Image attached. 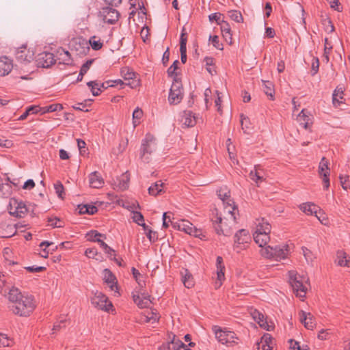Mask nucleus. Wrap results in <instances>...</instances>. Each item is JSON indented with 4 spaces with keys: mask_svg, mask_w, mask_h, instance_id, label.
<instances>
[{
    "mask_svg": "<svg viewBox=\"0 0 350 350\" xmlns=\"http://www.w3.org/2000/svg\"><path fill=\"white\" fill-rule=\"evenodd\" d=\"M181 122L187 127H192L196 124V117L191 111H185Z\"/></svg>",
    "mask_w": 350,
    "mask_h": 350,
    "instance_id": "26",
    "label": "nucleus"
},
{
    "mask_svg": "<svg viewBox=\"0 0 350 350\" xmlns=\"http://www.w3.org/2000/svg\"><path fill=\"white\" fill-rule=\"evenodd\" d=\"M225 265L221 256H217L216 259V273L217 280L215 282L214 286L216 289L220 288L223 282L225 280Z\"/></svg>",
    "mask_w": 350,
    "mask_h": 350,
    "instance_id": "14",
    "label": "nucleus"
},
{
    "mask_svg": "<svg viewBox=\"0 0 350 350\" xmlns=\"http://www.w3.org/2000/svg\"><path fill=\"white\" fill-rule=\"evenodd\" d=\"M210 40L212 44L217 49L222 50V44L219 43V38L217 36H210Z\"/></svg>",
    "mask_w": 350,
    "mask_h": 350,
    "instance_id": "57",
    "label": "nucleus"
},
{
    "mask_svg": "<svg viewBox=\"0 0 350 350\" xmlns=\"http://www.w3.org/2000/svg\"><path fill=\"white\" fill-rule=\"evenodd\" d=\"M179 64V62L178 60H175L172 65L170 66V68H168L167 69V75L169 77H174V79L176 78V79H178L177 78V75L176 73V70L178 68V64Z\"/></svg>",
    "mask_w": 350,
    "mask_h": 350,
    "instance_id": "47",
    "label": "nucleus"
},
{
    "mask_svg": "<svg viewBox=\"0 0 350 350\" xmlns=\"http://www.w3.org/2000/svg\"><path fill=\"white\" fill-rule=\"evenodd\" d=\"M254 241L258 245L261 249L267 247V243L270 240L269 234L268 233H254L253 234Z\"/></svg>",
    "mask_w": 350,
    "mask_h": 350,
    "instance_id": "24",
    "label": "nucleus"
},
{
    "mask_svg": "<svg viewBox=\"0 0 350 350\" xmlns=\"http://www.w3.org/2000/svg\"><path fill=\"white\" fill-rule=\"evenodd\" d=\"M170 343L172 345L173 350H185L187 347L181 340L176 339L175 336H173Z\"/></svg>",
    "mask_w": 350,
    "mask_h": 350,
    "instance_id": "43",
    "label": "nucleus"
},
{
    "mask_svg": "<svg viewBox=\"0 0 350 350\" xmlns=\"http://www.w3.org/2000/svg\"><path fill=\"white\" fill-rule=\"evenodd\" d=\"M54 189L58 197L61 199L64 198V186L60 182H57L54 185Z\"/></svg>",
    "mask_w": 350,
    "mask_h": 350,
    "instance_id": "49",
    "label": "nucleus"
},
{
    "mask_svg": "<svg viewBox=\"0 0 350 350\" xmlns=\"http://www.w3.org/2000/svg\"><path fill=\"white\" fill-rule=\"evenodd\" d=\"M63 109V106L62 104L56 103V104H51L48 106L40 107V112L42 114L49 113V112H53L57 111H61Z\"/></svg>",
    "mask_w": 350,
    "mask_h": 350,
    "instance_id": "35",
    "label": "nucleus"
},
{
    "mask_svg": "<svg viewBox=\"0 0 350 350\" xmlns=\"http://www.w3.org/2000/svg\"><path fill=\"white\" fill-rule=\"evenodd\" d=\"M299 316L301 323L304 324L306 329L312 330L314 328L316 325L315 319L310 312L301 310L299 312Z\"/></svg>",
    "mask_w": 350,
    "mask_h": 350,
    "instance_id": "16",
    "label": "nucleus"
},
{
    "mask_svg": "<svg viewBox=\"0 0 350 350\" xmlns=\"http://www.w3.org/2000/svg\"><path fill=\"white\" fill-rule=\"evenodd\" d=\"M262 88H263V90H264V92L265 93V94L267 95L268 96H270V98L271 100H273L275 90H274L273 84L272 83V82H271L269 81L262 80Z\"/></svg>",
    "mask_w": 350,
    "mask_h": 350,
    "instance_id": "33",
    "label": "nucleus"
},
{
    "mask_svg": "<svg viewBox=\"0 0 350 350\" xmlns=\"http://www.w3.org/2000/svg\"><path fill=\"white\" fill-rule=\"evenodd\" d=\"M85 254L89 258H96L98 254L97 250L96 248H88L85 252Z\"/></svg>",
    "mask_w": 350,
    "mask_h": 350,
    "instance_id": "58",
    "label": "nucleus"
},
{
    "mask_svg": "<svg viewBox=\"0 0 350 350\" xmlns=\"http://www.w3.org/2000/svg\"><path fill=\"white\" fill-rule=\"evenodd\" d=\"M204 62L206 64V70L211 75H213L216 73V71L214 68V59L211 57H206L204 59Z\"/></svg>",
    "mask_w": 350,
    "mask_h": 350,
    "instance_id": "39",
    "label": "nucleus"
},
{
    "mask_svg": "<svg viewBox=\"0 0 350 350\" xmlns=\"http://www.w3.org/2000/svg\"><path fill=\"white\" fill-rule=\"evenodd\" d=\"M183 95L181 81L175 78L170 90L168 101L171 105H177L182 100Z\"/></svg>",
    "mask_w": 350,
    "mask_h": 350,
    "instance_id": "7",
    "label": "nucleus"
},
{
    "mask_svg": "<svg viewBox=\"0 0 350 350\" xmlns=\"http://www.w3.org/2000/svg\"><path fill=\"white\" fill-rule=\"evenodd\" d=\"M319 68V59L317 57H313L312 61V64H311V68H312L311 72H312V76L315 75L318 72Z\"/></svg>",
    "mask_w": 350,
    "mask_h": 350,
    "instance_id": "50",
    "label": "nucleus"
},
{
    "mask_svg": "<svg viewBox=\"0 0 350 350\" xmlns=\"http://www.w3.org/2000/svg\"><path fill=\"white\" fill-rule=\"evenodd\" d=\"M256 230L254 233H268L270 234L271 226L269 222H267L264 218L256 219Z\"/></svg>",
    "mask_w": 350,
    "mask_h": 350,
    "instance_id": "21",
    "label": "nucleus"
},
{
    "mask_svg": "<svg viewBox=\"0 0 350 350\" xmlns=\"http://www.w3.org/2000/svg\"><path fill=\"white\" fill-rule=\"evenodd\" d=\"M89 183L91 187L98 189L103 186L104 180L98 172H94L89 176Z\"/></svg>",
    "mask_w": 350,
    "mask_h": 350,
    "instance_id": "23",
    "label": "nucleus"
},
{
    "mask_svg": "<svg viewBox=\"0 0 350 350\" xmlns=\"http://www.w3.org/2000/svg\"><path fill=\"white\" fill-rule=\"evenodd\" d=\"M47 221L49 226L53 228H62L64 226L63 222L57 217H49Z\"/></svg>",
    "mask_w": 350,
    "mask_h": 350,
    "instance_id": "46",
    "label": "nucleus"
},
{
    "mask_svg": "<svg viewBox=\"0 0 350 350\" xmlns=\"http://www.w3.org/2000/svg\"><path fill=\"white\" fill-rule=\"evenodd\" d=\"M332 49V46L331 44L328 42V39L325 38V47H324V54L323 57L325 59L326 62H329V55Z\"/></svg>",
    "mask_w": 350,
    "mask_h": 350,
    "instance_id": "48",
    "label": "nucleus"
},
{
    "mask_svg": "<svg viewBox=\"0 0 350 350\" xmlns=\"http://www.w3.org/2000/svg\"><path fill=\"white\" fill-rule=\"evenodd\" d=\"M349 178L348 176H340V180L342 187L343 189L346 191L350 187V185L349 184Z\"/></svg>",
    "mask_w": 350,
    "mask_h": 350,
    "instance_id": "56",
    "label": "nucleus"
},
{
    "mask_svg": "<svg viewBox=\"0 0 350 350\" xmlns=\"http://www.w3.org/2000/svg\"><path fill=\"white\" fill-rule=\"evenodd\" d=\"M221 25V31L222 33V35L224 38L226 39V41H230V43L232 42V33H231V29L230 25L224 21H222V23L220 24Z\"/></svg>",
    "mask_w": 350,
    "mask_h": 350,
    "instance_id": "34",
    "label": "nucleus"
},
{
    "mask_svg": "<svg viewBox=\"0 0 350 350\" xmlns=\"http://www.w3.org/2000/svg\"><path fill=\"white\" fill-rule=\"evenodd\" d=\"M96 36H91L89 40L90 45L91 46L92 49L95 51L100 50L103 47V42L100 39L96 40Z\"/></svg>",
    "mask_w": 350,
    "mask_h": 350,
    "instance_id": "42",
    "label": "nucleus"
},
{
    "mask_svg": "<svg viewBox=\"0 0 350 350\" xmlns=\"http://www.w3.org/2000/svg\"><path fill=\"white\" fill-rule=\"evenodd\" d=\"M91 303L95 308L105 311H109L113 306L107 297L98 291H96L91 298Z\"/></svg>",
    "mask_w": 350,
    "mask_h": 350,
    "instance_id": "9",
    "label": "nucleus"
},
{
    "mask_svg": "<svg viewBox=\"0 0 350 350\" xmlns=\"http://www.w3.org/2000/svg\"><path fill=\"white\" fill-rule=\"evenodd\" d=\"M350 261V257L347 254L342 251L339 250L336 253V258L335 262L340 267H349V262Z\"/></svg>",
    "mask_w": 350,
    "mask_h": 350,
    "instance_id": "25",
    "label": "nucleus"
},
{
    "mask_svg": "<svg viewBox=\"0 0 350 350\" xmlns=\"http://www.w3.org/2000/svg\"><path fill=\"white\" fill-rule=\"evenodd\" d=\"M213 331L215 333L216 338L221 344L230 345L236 343L237 337L234 332L229 331L226 329H222L217 325L213 327Z\"/></svg>",
    "mask_w": 350,
    "mask_h": 350,
    "instance_id": "6",
    "label": "nucleus"
},
{
    "mask_svg": "<svg viewBox=\"0 0 350 350\" xmlns=\"http://www.w3.org/2000/svg\"><path fill=\"white\" fill-rule=\"evenodd\" d=\"M100 17L105 23L113 25L119 20V12L111 7H105L99 12Z\"/></svg>",
    "mask_w": 350,
    "mask_h": 350,
    "instance_id": "10",
    "label": "nucleus"
},
{
    "mask_svg": "<svg viewBox=\"0 0 350 350\" xmlns=\"http://www.w3.org/2000/svg\"><path fill=\"white\" fill-rule=\"evenodd\" d=\"M13 68L12 60L5 56L0 57V77L8 75Z\"/></svg>",
    "mask_w": 350,
    "mask_h": 350,
    "instance_id": "20",
    "label": "nucleus"
},
{
    "mask_svg": "<svg viewBox=\"0 0 350 350\" xmlns=\"http://www.w3.org/2000/svg\"><path fill=\"white\" fill-rule=\"evenodd\" d=\"M143 116V111L139 107H137L133 113V124L134 127L139 124V120Z\"/></svg>",
    "mask_w": 350,
    "mask_h": 350,
    "instance_id": "44",
    "label": "nucleus"
},
{
    "mask_svg": "<svg viewBox=\"0 0 350 350\" xmlns=\"http://www.w3.org/2000/svg\"><path fill=\"white\" fill-rule=\"evenodd\" d=\"M181 275L182 281L184 286L188 288H191L194 285L192 275L189 272L187 269H184L183 271H181Z\"/></svg>",
    "mask_w": 350,
    "mask_h": 350,
    "instance_id": "32",
    "label": "nucleus"
},
{
    "mask_svg": "<svg viewBox=\"0 0 350 350\" xmlns=\"http://www.w3.org/2000/svg\"><path fill=\"white\" fill-rule=\"evenodd\" d=\"M217 196L222 200L224 208V213H228L230 218H225L230 223L229 228L219 229L217 228L218 232H221L224 236H230L232 232V228L237 224L236 210L234 201L230 198V192L226 188H221L217 191Z\"/></svg>",
    "mask_w": 350,
    "mask_h": 350,
    "instance_id": "2",
    "label": "nucleus"
},
{
    "mask_svg": "<svg viewBox=\"0 0 350 350\" xmlns=\"http://www.w3.org/2000/svg\"><path fill=\"white\" fill-rule=\"evenodd\" d=\"M343 92L341 89H336L334 90L333 93V103L336 104V103H340V101L338 98H342L341 95L342 94Z\"/></svg>",
    "mask_w": 350,
    "mask_h": 350,
    "instance_id": "60",
    "label": "nucleus"
},
{
    "mask_svg": "<svg viewBox=\"0 0 350 350\" xmlns=\"http://www.w3.org/2000/svg\"><path fill=\"white\" fill-rule=\"evenodd\" d=\"M9 213L16 217H24L28 212L26 204L16 198H11L8 207Z\"/></svg>",
    "mask_w": 350,
    "mask_h": 350,
    "instance_id": "8",
    "label": "nucleus"
},
{
    "mask_svg": "<svg viewBox=\"0 0 350 350\" xmlns=\"http://www.w3.org/2000/svg\"><path fill=\"white\" fill-rule=\"evenodd\" d=\"M88 240L93 242H97L101 237L105 239L106 235L100 234L96 230H92L86 234Z\"/></svg>",
    "mask_w": 350,
    "mask_h": 350,
    "instance_id": "41",
    "label": "nucleus"
},
{
    "mask_svg": "<svg viewBox=\"0 0 350 350\" xmlns=\"http://www.w3.org/2000/svg\"><path fill=\"white\" fill-rule=\"evenodd\" d=\"M12 343V340L10 339L5 334H3L1 336V340H0V347H5L11 346Z\"/></svg>",
    "mask_w": 350,
    "mask_h": 350,
    "instance_id": "55",
    "label": "nucleus"
},
{
    "mask_svg": "<svg viewBox=\"0 0 350 350\" xmlns=\"http://www.w3.org/2000/svg\"><path fill=\"white\" fill-rule=\"evenodd\" d=\"M103 280L107 283L110 289L113 291L118 292L117 280L114 274L108 269L103 271Z\"/></svg>",
    "mask_w": 350,
    "mask_h": 350,
    "instance_id": "18",
    "label": "nucleus"
},
{
    "mask_svg": "<svg viewBox=\"0 0 350 350\" xmlns=\"http://www.w3.org/2000/svg\"><path fill=\"white\" fill-rule=\"evenodd\" d=\"M228 16L237 23L243 22V16L241 13L237 10H230L228 12Z\"/></svg>",
    "mask_w": 350,
    "mask_h": 350,
    "instance_id": "45",
    "label": "nucleus"
},
{
    "mask_svg": "<svg viewBox=\"0 0 350 350\" xmlns=\"http://www.w3.org/2000/svg\"><path fill=\"white\" fill-rule=\"evenodd\" d=\"M10 308L12 312L20 317H29L36 308L33 297L27 293H22L17 288H12L8 293Z\"/></svg>",
    "mask_w": 350,
    "mask_h": 350,
    "instance_id": "1",
    "label": "nucleus"
},
{
    "mask_svg": "<svg viewBox=\"0 0 350 350\" xmlns=\"http://www.w3.org/2000/svg\"><path fill=\"white\" fill-rule=\"evenodd\" d=\"M87 85L90 88L93 96H96L100 95L102 90H100V88L99 87V83L94 81H92L87 83Z\"/></svg>",
    "mask_w": 350,
    "mask_h": 350,
    "instance_id": "40",
    "label": "nucleus"
},
{
    "mask_svg": "<svg viewBox=\"0 0 350 350\" xmlns=\"http://www.w3.org/2000/svg\"><path fill=\"white\" fill-rule=\"evenodd\" d=\"M144 230L146 231V236L148 237L150 241L154 242L158 239V237L157 235L156 232L152 231L151 229H149L148 227L146 228V230Z\"/></svg>",
    "mask_w": 350,
    "mask_h": 350,
    "instance_id": "51",
    "label": "nucleus"
},
{
    "mask_svg": "<svg viewBox=\"0 0 350 350\" xmlns=\"http://www.w3.org/2000/svg\"><path fill=\"white\" fill-rule=\"evenodd\" d=\"M262 345H271V343L274 345L273 339L269 334H265L261 339Z\"/></svg>",
    "mask_w": 350,
    "mask_h": 350,
    "instance_id": "62",
    "label": "nucleus"
},
{
    "mask_svg": "<svg viewBox=\"0 0 350 350\" xmlns=\"http://www.w3.org/2000/svg\"><path fill=\"white\" fill-rule=\"evenodd\" d=\"M36 61L38 66L42 68H49L55 62L53 54L49 52L39 54Z\"/></svg>",
    "mask_w": 350,
    "mask_h": 350,
    "instance_id": "17",
    "label": "nucleus"
},
{
    "mask_svg": "<svg viewBox=\"0 0 350 350\" xmlns=\"http://www.w3.org/2000/svg\"><path fill=\"white\" fill-rule=\"evenodd\" d=\"M297 120L299 124L306 129L309 127V124L311 122V118L310 116L306 114L305 109H302L300 111L297 116Z\"/></svg>",
    "mask_w": 350,
    "mask_h": 350,
    "instance_id": "29",
    "label": "nucleus"
},
{
    "mask_svg": "<svg viewBox=\"0 0 350 350\" xmlns=\"http://www.w3.org/2000/svg\"><path fill=\"white\" fill-rule=\"evenodd\" d=\"M208 17L211 21H215L218 24H221L220 22H222L221 14L220 13H213L211 15H209Z\"/></svg>",
    "mask_w": 350,
    "mask_h": 350,
    "instance_id": "64",
    "label": "nucleus"
},
{
    "mask_svg": "<svg viewBox=\"0 0 350 350\" xmlns=\"http://www.w3.org/2000/svg\"><path fill=\"white\" fill-rule=\"evenodd\" d=\"M252 314L253 319L259 324L261 327L267 330H269V325L265 321V317L262 313L258 310H254Z\"/></svg>",
    "mask_w": 350,
    "mask_h": 350,
    "instance_id": "30",
    "label": "nucleus"
},
{
    "mask_svg": "<svg viewBox=\"0 0 350 350\" xmlns=\"http://www.w3.org/2000/svg\"><path fill=\"white\" fill-rule=\"evenodd\" d=\"M94 62L93 59L88 60L85 63H84L81 67L80 71L81 74H86L88 70L90 69L91 65Z\"/></svg>",
    "mask_w": 350,
    "mask_h": 350,
    "instance_id": "59",
    "label": "nucleus"
},
{
    "mask_svg": "<svg viewBox=\"0 0 350 350\" xmlns=\"http://www.w3.org/2000/svg\"><path fill=\"white\" fill-rule=\"evenodd\" d=\"M226 215L224 216V217H221L220 215H218L217 214V215L212 219V221H213V223L215 231H216L217 234H223V235H224L221 232L219 233L217 228L221 229V228H229L230 227L229 221L227 219H225V218H230V216L228 215V213H226Z\"/></svg>",
    "mask_w": 350,
    "mask_h": 350,
    "instance_id": "19",
    "label": "nucleus"
},
{
    "mask_svg": "<svg viewBox=\"0 0 350 350\" xmlns=\"http://www.w3.org/2000/svg\"><path fill=\"white\" fill-rule=\"evenodd\" d=\"M159 319V314L156 310H150L144 312L142 317V321L146 323H154Z\"/></svg>",
    "mask_w": 350,
    "mask_h": 350,
    "instance_id": "27",
    "label": "nucleus"
},
{
    "mask_svg": "<svg viewBox=\"0 0 350 350\" xmlns=\"http://www.w3.org/2000/svg\"><path fill=\"white\" fill-rule=\"evenodd\" d=\"M249 177L256 183L262 182L263 180V171L260 166H255L253 170H251Z\"/></svg>",
    "mask_w": 350,
    "mask_h": 350,
    "instance_id": "28",
    "label": "nucleus"
},
{
    "mask_svg": "<svg viewBox=\"0 0 350 350\" xmlns=\"http://www.w3.org/2000/svg\"><path fill=\"white\" fill-rule=\"evenodd\" d=\"M249 118L246 116H244L243 114L241 116V129L243 130L245 133H247V129H249Z\"/></svg>",
    "mask_w": 350,
    "mask_h": 350,
    "instance_id": "52",
    "label": "nucleus"
},
{
    "mask_svg": "<svg viewBox=\"0 0 350 350\" xmlns=\"http://www.w3.org/2000/svg\"><path fill=\"white\" fill-rule=\"evenodd\" d=\"M178 228L179 230L184 231L190 235L195 230V226L189 221L184 219L178 224Z\"/></svg>",
    "mask_w": 350,
    "mask_h": 350,
    "instance_id": "31",
    "label": "nucleus"
},
{
    "mask_svg": "<svg viewBox=\"0 0 350 350\" xmlns=\"http://www.w3.org/2000/svg\"><path fill=\"white\" fill-rule=\"evenodd\" d=\"M157 147L156 139L153 135L150 134H146L145 138L142 140L140 157L146 162H148L149 157L154 151H155Z\"/></svg>",
    "mask_w": 350,
    "mask_h": 350,
    "instance_id": "5",
    "label": "nucleus"
},
{
    "mask_svg": "<svg viewBox=\"0 0 350 350\" xmlns=\"http://www.w3.org/2000/svg\"><path fill=\"white\" fill-rule=\"evenodd\" d=\"M289 283L293 288L296 296L300 299L306 297L309 284L308 278L306 276L301 275L295 271L288 272Z\"/></svg>",
    "mask_w": 350,
    "mask_h": 350,
    "instance_id": "3",
    "label": "nucleus"
},
{
    "mask_svg": "<svg viewBox=\"0 0 350 350\" xmlns=\"http://www.w3.org/2000/svg\"><path fill=\"white\" fill-rule=\"evenodd\" d=\"M151 304V301L149 299V296L143 295V299L140 302H138V306L139 308H148L150 306Z\"/></svg>",
    "mask_w": 350,
    "mask_h": 350,
    "instance_id": "54",
    "label": "nucleus"
},
{
    "mask_svg": "<svg viewBox=\"0 0 350 350\" xmlns=\"http://www.w3.org/2000/svg\"><path fill=\"white\" fill-rule=\"evenodd\" d=\"M77 141L80 154L84 155L87 151V149L85 148V142L80 139H78Z\"/></svg>",
    "mask_w": 350,
    "mask_h": 350,
    "instance_id": "61",
    "label": "nucleus"
},
{
    "mask_svg": "<svg viewBox=\"0 0 350 350\" xmlns=\"http://www.w3.org/2000/svg\"><path fill=\"white\" fill-rule=\"evenodd\" d=\"M249 240H250V237L248 231L245 229L239 230L234 235V249L237 250L239 252V250H242L239 245L248 243Z\"/></svg>",
    "mask_w": 350,
    "mask_h": 350,
    "instance_id": "15",
    "label": "nucleus"
},
{
    "mask_svg": "<svg viewBox=\"0 0 350 350\" xmlns=\"http://www.w3.org/2000/svg\"><path fill=\"white\" fill-rule=\"evenodd\" d=\"M289 253V245L286 244L275 247L268 245L260 250V254L262 257L277 261L286 258Z\"/></svg>",
    "mask_w": 350,
    "mask_h": 350,
    "instance_id": "4",
    "label": "nucleus"
},
{
    "mask_svg": "<svg viewBox=\"0 0 350 350\" xmlns=\"http://www.w3.org/2000/svg\"><path fill=\"white\" fill-rule=\"evenodd\" d=\"M299 208L304 213L308 215H314L319 220H321L320 217L318 215V210L319 207L311 202L303 203L299 205Z\"/></svg>",
    "mask_w": 350,
    "mask_h": 350,
    "instance_id": "22",
    "label": "nucleus"
},
{
    "mask_svg": "<svg viewBox=\"0 0 350 350\" xmlns=\"http://www.w3.org/2000/svg\"><path fill=\"white\" fill-rule=\"evenodd\" d=\"M33 52L27 49L25 45H23L16 49V58L17 61L21 64H27L31 62L33 59Z\"/></svg>",
    "mask_w": 350,
    "mask_h": 350,
    "instance_id": "13",
    "label": "nucleus"
},
{
    "mask_svg": "<svg viewBox=\"0 0 350 350\" xmlns=\"http://www.w3.org/2000/svg\"><path fill=\"white\" fill-rule=\"evenodd\" d=\"M163 183L161 180L157 181L148 188V193L152 196H157L162 192Z\"/></svg>",
    "mask_w": 350,
    "mask_h": 350,
    "instance_id": "36",
    "label": "nucleus"
},
{
    "mask_svg": "<svg viewBox=\"0 0 350 350\" xmlns=\"http://www.w3.org/2000/svg\"><path fill=\"white\" fill-rule=\"evenodd\" d=\"M130 180V175L128 173V172H125L124 174H122L119 183L118 187L121 190H126L129 187V182Z\"/></svg>",
    "mask_w": 350,
    "mask_h": 350,
    "instance_id": "37",
    "label": "nucleus"
},
{
    "mask_svg": "<svg viewBox=\"0 0 350 350\" xmlns=\"http://www.w3.org/2000/svg\"><path fill=\"white\" fill-rule=\"evenodd\" d=\"M329 163L327 160L323 157L319 163V176L322 178V180L323 183V187L325 189H327L329 187Z\"/></svg>",
    "mask_w": 350,
    "mask_h": 350,
    "instance_id": "12",
    "label": "nucleus"
},
{
    "mask_svg": "<svg viewBox=\"0 0 350 350\" xmlns=\"http://www.w3.org/2000/svg\"><path fill=\"white\" fill-rule=\"evenodd\" d=\"M123 206L130 211L132 213L137 211V209L140 208V206L137 202L129 203L126 205L123 204Z\"/></svg>",
    "mask_w": 350,
    "mask_h": 350,
    "instance_id": "53",
    "label": "nucleus"
},
{
    "mask_svg": "<svg viewBox=\"0 0 350 350\" xmlns=\"http://www.w3.org/2000/svg\"><path fill=\"white\" fill-rule=\"evenodd\" d=\"M66 319H61L59 322L55 323L53 325V333H55V331L59 330L62 327L66 326Z\"/></svg>",
    "mask_w": 350,
    "mask_h": 350,
    "instance_id": "63",
    "label": "nucleus"
},
{
    "mask_svg": "<svg viewBox=\"0 0 350 350\" xmlns=\"http://www.w3.org/2000/svg\"><path fill=\"white\" fill-rule=\"evenodd\" d=\"M121 75L126 85L131 88H136L139 85V80L137 78L136 74L129 68H123L121 70Z\"/></svg>",
    "mask_w": 350,
    "mask_h": 350,
    "instance_id": "11",
    "label": "nucleus"
},
{
    "mask_svg": "<svg viewBox=\"0 0 350 350\" xmlns=\"http://www.w3.org/2000/svg\"><path fill=\"white\" fill-rule=\"evenodd\" d=\"M132 219L134 222H135L139 226H142L144 230H146V228H148V226H146V224L144 222V218L143 215L140 212L137 211L134 212L133 213Z\"/></svg>",
    "mask_w": 350,
    "mask_h": 350,
    "instance_id": "38",
    "label": "nucleus"
}]
</instances>
